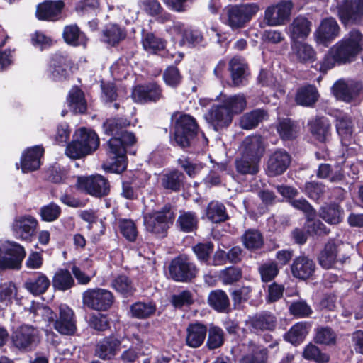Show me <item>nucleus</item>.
Masks as SVG:
<instances>
[{"label": "nucleus", "instance_id": "1", "mask_svg": "<svg viewBox=\"0 0 363 363\" xmlns=\"http://www.w3.org/2000/svg\"><path fill=\"white\" fill-rule=\"evenodd\" d=\"M171 120L174 123L169 135L170 144L189 153L199 152L208 145V139L201 132L196 119L188 113L174 112Z\"/></svg>", "mask_w": 363, "mask_h": 363}, {"label": "nucleus", "instance_id": "2", "mask_svg": "<svg viewBox=\"0 0 363 363\" xmlns=\"http://www.w3.org/2000/svg\"><path fill=\"white\" fill-rule=\"evenodd\" d=\"M363 51V33L357 28H352L340 40L329 48L323 60L318 64V70L326 73L336 65H350L355 62Z\"/></svg>", "mask_w": 363, "mask_h": 363}, {"label": "nucleus", "instance_id": "3", "mask_svg": "<svg viewBox=\"0 0 363 363\" xmlns=\"http://www.w3.org/2000/svg\"><path fill=\"white\" fill-rule=\"evenodd\" d=\"M135 134H126L122 138L111 137L103 145L108 160V169L121 174L127 167V148L136 143Z\"/></svg>", "mask_w": 363, "mask_h": 363}, {"label": "nucleus", "instance_id": "4", "mask_svg": "<svg viewBox=\"0 0 363 363\" xmlns=\"http://www.w3.org/2000/svg\"><path fill=\"white\" fill-rule=\"evenodd\" d=\"M99 144V138L94 130L82 127L74 133L72 140L66 147L65 154L72 159H81L95 152Z\"/></svg>", "mask_w": 363, "mask_h": 363}, {"label": "nucleus", "instance_id": "5", "mask_svg": "<svg viewBox=\"0 0 363 363\" xmlns=\"http://www.w3.org/2000/svg\"><path fill=\"white\" fill-rule=\"evenodd\" d=\"M176 213L170 203H165L160 210L147 213L143 216L145 229L161 238H165L173 225Z\"/></svg>", "mask_w": 363, "mask_h": 363}, {"label": "nucleus", "instance_id": "6", "mask_svg": "<svg viewBox=\"0 0 363 363\" xmlns=\"http://www.w3.org/2000/svg\"><path fill=\"white\" fill-rule=\"evenodd\" d=\"M26 255L24 247L15 242L0 244V274L9 270H20Z\"/></svg>", "mask_w": 363, "mask_h": 363}, {"label": "nucleus", "instance_id": "7", "mask_svg": "<svg viewBox=\"0 0 363 363\" xmlns=\"http://www.w3.org/2000/svg\"><path fill=\"white\" fill-rule=\"evenodd\" d=\"M40 332L37 327L23 323L15 328L11 333V343L21 352H30L36 348L40 342Z\"/></svg>", "mask_w": 363, "mask_h": 363}, {"label": "nucleus", "instance_id": "8", "mask_svg": "<svg viewBox=\"0 0 363 363\" xmlns=\"http://www.w3.org/2000/svg\"><path fill=\"white\" fill-rule=\"evenodd\" d=\"M337 16L346 29L363 25V0H343L337 6Z\"/></svg>", "mask_w": 363, "mask_h": 363}, {"label": "nucleus", "instance_id": "9", "mask_svg": "<svg viewBox=\"0 0 363 363\" xmlns=\"http://www.w3.org/2000/svg\"><path fill=\"white\" fill-rule=\"evenodd\" d=\"M168 272L169 278L173 281L189 283L196 277L199 269L187 256L178 255L171 260Z\"/></svg>", "mask_w": 363, "mask_h": 363}, {"label": "nucleus", "instance_id": "10", "mask_svg": "<svg viewBox=\"0 0 363 363\" xmlns=\"http://www.w3.org/2000/svg\"><path fill=\"white\" fill-rule=\"evenodd\" d=\"M115 301L113 294L106 289H88L82 294V303L88 308L99 312L108 311Z\"/></svg>", "mask_w": 363, "mask_h": 363}, {"label": "nucleus", "instance_id": "11", "mask_svg": "<svg viewBox=\"0 0 363 363\" xmlns=\"http://www.w3.org/2000/svg\"><path fill=\"white\" fill-rule=\"evenodd\" d=\"M259 10L257 3L240 4L228 9L227 24L233 29L245 28Z\"/></svg>", "mask_w": 363, "mask_h": 363}, {"label": "nucleus", "instance_id": "12", "mask_svg": "<svg viewBox=\"0 0 363 363\" xmlns=\"http://www.w3.org/2000/svg\"><path fill=\"white\" fill-rule=\"evenodd\" d=\"M76 188L96 198L106 196L111 191L108 180L100 174L78 177Z\"/></svg>", "mask_w": 363, "mask_h": 363}, {"label": "nucleus", "instance_id": "13", "mask_svg": "<svg viewBox=\"0 0 363 363\" xmlns=\"http://www.w3.org/2000/svg\"><path fill=\"white\" fill-rule=\"evenodd\" d=\"M73 65L74 62L67 53L57 52L50 57L48 66V76L53 82L67 80Z\"/></svg>", "mask_w": 363, "mask_h": 363}, {"label": "nucleus", "instance_id": "14", "mask_svg": "<svg viewBox=\"0 0 363 363\" xmlns=\"http://www.w3.org/2000/svg\"><path fill=\"white\" fill-rule=\"evenodd\" d=\"M131 98L140 104H156L164 99L162 86L157 82L138 84L133 86Z\"/></svg>", "mask_w": 363, "mask_h": 363}, {"label": "nucleus", "instance_id": "15", "mask_svg": "<svg viewBox=\"0 0 363 363\" xmlns=\"http://www.w3.org/2000/svg\"><path fill=\"white\" fill-rule=\"evenodd\" d=\"M291 162V155L284 149H277L267 157L264 170L269 177L282 175Z\"/></svg>", "mask_w": 363, "mask_h": 363}, {"label": "nucleus", "instance_id": "16", "mask_svg": "<svg viewBox=\"0 0 363 363\" xmlns=\"http://www.w3.org/2000/svg\"><path fill=\"white\" fill-rule=\"evenodd\" d=\"M53 328L60 334L72 336L77 331L76 315L69 306L60 304Z\"/></svg>", "mask_w": 363, "mask_h": 363}, {"label": "nucleus", "instance_id": "17", "mask_svg": "<svg viewBox=\"0 0 363 363\" xmlns=\"http://www.w3.org/2000/svg\"><path fill=\"white\" fill-rule=\"evenodd\" d=\"M122 338L111 333L100 339L94 347V355L104 361H110L115 358L121 350Z\"/></svg>", "mask_w": 363, "mask_h": 363}, {"label": "nucleus", "instance_id": "18", "mask_svg": "<svg viewBox=\"0 0 363 363\" xmlns=\"http://www.w3.org/2000/svg\"><path fill=\"white\" fill-rule=\"evenodd\" d=\"M340 33V27L333 17H326L320 21L314 36L318 44L328 47Z\"/></svg>", "mask_w": 363, "mask_h": 363}, {"label": "nucleus", "instance_id": "19", "mask_svg": "<svg viewBox=\"0 0 363 363\" xmlns=\"http://www.w3.org/2000/svg\"><path fill=\"white\" fill-rule=\"evenodd\" d=\"M316 269L315 261L308 255L304 254L294 258L290 265L292 276L301 281L313 279Z\"/></svg>", "mask_w": 363, "mask_h": 363}, {"label": "nucleus", "instance_id": "20", "mask_svg": "<svg viewBox=\"0 0 363 363\" xmlns=\"http://www.w3.org/2000/svg\"><path fill=\"white\" fill-rule=\"evenodd\" d=\"M45 153V149L41 145L27 147L21 154L20 168L23 173H28L40 169L42 163L41 158Z\"/></svg>", "mask_w": 363, "mask_h": 363}, {"label": "nucleus", "instance_id": "21", "mask_svg": "<svg viewBox=\"0 0 363 363\" xmlns=\"http://www.w3.org/2000/svg\"><path fill=\"white\" fill-rule=\"evenodd\" d=\"M65 2L62 0H45L38 4L35 16L40 21H57L62 18Z\"/></svg>", "mask_w": 363, "mask_h": 363}, {"label": "nucleus", "instance_id": "22", "mask_svg": "<svg viewBox=\"0 0 363 363\" xmlns=\"http://www.w3.org/2000/svg\"><path fill=\"white\" fill-rule=\"evenodd\" d=\"M362 89L360 82L346 83L343 79H339L333 85L332 92L337 99L350 103L359 96Z\"/></svg>", "mask_w": 363, "mask_h": 363}, {"label": "nucleus", "instance_id": "23", "mask_svg": "<svg viewBox=\"0 0 363 363\" xmlns=\"http://www.w3.org/2000/svg\"><path fill=\"white\" fill-rule=\"evenodd\" d=\"M206 119L216 131L228 128L232 123L233 117L221 104H213L208 112Z\"/></svg>", "mask_w": 363, "mask_h": 363}, {"label": "nucleus", "instance_id": "24", "mask_svg": "<svg viewBox=\"0 0 363 363\" xmlns=\"http://www.w3.org/2000/svg\"><path fill=\"white\" fill-rule=\"evenodd\" d=\"M38 225L36 218L30 215H25L15 218L12 230L22 240H28L35 235Z\"/></svg>", "mask_w": 363, "mask_h": 363}, {"label": "nucleus", "instance_id": "25", "mask_svg": "<svg viewBox=\"0 0 363 363\" xmlns=\"http://www.w3.org/2000/svg\"><path fill=\"white\" fill-rule=\"evenodd\" d=\"M186 179L184 174L177 169L164 172L160 178L161 187L167 193L179 192Z\"/></svg>", "mask_w": 363, "mask_h": 363}, {"label": "nucleus", "instance_id": "26", "mask_svg": "<svg viewBox=\"0 0 363 363\" xmlns=\"http://www.w3.org/2000/svg\"><path fill=\"white\" fill-rule=\"evenodd\" d=\"M249 325L256 333L272 332L277 328V318L272 312L262 311L250 317Z\"/></svg>", "mask_w": 363, "mask_h": 363}, {"label": "nucleus", "instance_id": "27", "mask_svg": "<svg viewBox=\"0 0 363 363\" xmlns=\"http://www.w3.org/2000/svg\"><path fill=\"white\" fill-rule=\"evenodd\" d=\"M340 243L336 242L333 239L329 240L324 245L323 250H320L318 255V261L319 264L323 269L333 268L338 261V253ZM339 260L342 263L341 259Z\"/></svg>", "mask_w": 363, "mask_h": 363}, {"label": "nucleus", "instance_id": "28", "mask_svg": "<svg viewBox=\"0 0 363 363\" xmlns=\"http://www.w3.org/2000/svg\"><path fill=\"white\" fill-rule=\"evenodd\" d=\"M128 35L127 30L117 23L106 24L101 33V40L111 47L118 46Z\"/></svg>", "mask_w": 363, "mask_h": 363}, {"label": "nucleus", "instance_id": "29", "mask_svg": "<svg viewBox=\"0 0 363 363\" xmlns=\"http://www.w3.org/2000/svg\"><path fill=\"white\" fill-rule=\"evenodd\" d=\"M50 286V279L41 272H31L24 282V288L35 296L45 294Z\"/></svg>", "mask_w": 363, "mask_h": 363}, {"label": "nucleus", "instance_id": "30", "mask_svg": "<svg viewBox=\"0 0 363 363\" xmlns=\"http://www.w3.org/2000/svg\"><path fill=\"white\" fill-rule=\"evenodd\" d=\"M312 327L310 321H300L292 325L290 329L284 334V340L296 347L305 340Z\"/></svg>", "mask_w": 363, "mask_h": 363}, {"label": "nucleus", "instance_id": "31", "mask_svg": "<svg viewBox=\"0 0 363 363\" xmlns=\"http://www.w3.org/2000/svg\"><path fill=\"white\" fill-rule=\"evenodd\" d=\"M275 128L279 138L283 141H293L296 140L300 132L298 123L291 118H279Z\"/></svg>", "mask_w": 363, "mask_h": 363}, {"label": "nucleus", "instance_id": "32", "mask_svg": "<svg viewBox=\"0 0 363 363\" xmlns=\"http://www.w3.org/2000/svg\"><path fill=\"white\" fill-rule=\"evenodd\" d=\"M228 70L233 86H240L246 84L250 75L247 64L239 58L233 57L229 62Z\"/></svg>", "mask_w": 363, "mask_h": 363}, {"label": "nucleus", "instance_id": "33", "mask_svg": "<svg viewBox=\"0 0 363 363\" xmlns=\"http://www.w3.org/2000/svg\"><path fill=\"white\" fill-rule=\"evenodd\" d=\"M207 332V326L203 323H189L186 328V345L191 348L199 347L204 342Z\"/></svg>", "mask_w": 363, "mask_h": 363}, {"label": "nucleus", "instance_id": "34", "mask_svg": "<svg viewBox=\"0 0 363 363\" xmlns=\"http://www.w3.org/2000/svg\"><path fill=\"white\" fill-rule=\"evenodd\" d=\"M66 101L69 111L74 115L84 114L87 111L84 93L77 86H74L69 91Z\"/></svg>", "mask_w": 363, "mask_h": 363}, {"label": "nucleus", "instance_id": "35", "mask_svg": "<svg viewBox=\"0 0 363 363\" xmlns=\"http://www.w3.org/2000/svg\"><path fill=\"white\" fill-rule=\"evenodd\" d=\"M243 150L241 154L260 162L264 151L262 138L260 135H252L245 138L242 142Z\"/></svg>", "mask_w": 363, "mask_h": 363}, {"label": "nucleus", "instance_id": "36", "mask_svg": "<svg viewBox=\"0 0 363 363\" xmlns=\"http://www.w3.org/2000/svg\"><path fill=\"white\" fill-rule=\"evenodd\" d=\"M130 125V121L122 117L107 118L102 125L104 133L111 137L122 138L126 134H134L126 129Z\"/></svg>", "mask_w": 363, "mask_h": 363}, {"label": "nucleus", "instance_id": "37", "mask_svg": "<svg viewBox=\"0 0 363 363\" xmlns=\"http://www.w3.org/2000/svg\"><path fill=\"white\" fill-rule=\"evenodd\" d=\"M62 38L69 45L86 48L89 38L76 24L67 25L63 28Z\"/></svg>", "mask_w": 363, "mask_h": 363}, {"label": "nucleus", "instance_id": "38", "mask_svg": "<svg viewBox=\"0 0 363 363\" xmlns=\"http://www.w3.org/2000/svg\"><path fill=\"white\" fill-rule=\"evenodd\" d=\"M318 216L330 225H337L343 220L344 210L340 204L330 202L320 206Z\"/></svg>", "mask_w": 363, "mask_h": 363}, {"label": "nucleus", "instance_id": "39", "mask_svg": "<svg viewBox=\"0 0 363 363\" xmlns=\"http://www.w3.org/2000/svg\"><path fill=\"white\" fill-rule=\"evenodd\" d=\"M308 126L312 136L320 143H325L330 135L331 125L325 117H315L308 121Z\"/></svg>", "mask_w": 363, "mask_h": 363}, {"label": "nucleus", "instance_id": "40", "mask_svg": "<svg viewBox=\"0 0 363 363\" xmlns=\"http://www.w3.org/2000/svg\"><path fill=\"white\" fill-rule=\"evenodd\" d=\"M141 43L143 48L149 54L157 55L166 49L167 42L152 32L143 31Z\"/></svg>", "mask_w": 363, "mask_h": 363}, {"label": "nucleus", "instance_id": "41", "mask_svg": "<svg viewBox=\"0 0 363 363\" xmlns=\"http://www.w3.org/2000/svg\"><path fill=\"white\" fill-rule=\"evenodd\" d=\"M312 23L305 16L296 17L289 26L290 37L293 42L306 39L311 33Z\"/></svg>", "mask_w": 363, "mask_h": 363}, {"label": "nucleus", "instance_id": "42", "mask_svg": "<svg viewBox=\"0 0 363 363\" xmlns=\"http://www.w3.org/2000/svg\"><path fill=\"white\" fill-rule=\"evenodd\" d=\"M111 287L123 298H130L137 292L133 279L125 274H118L111 281Z\"/></svg>", "mask_w": 363, "mask_h": 363}, {"label": "nucleus", "instance_id": "43", "mask_svg": "<svg viewBox=\"0 0 363 363\" xmlns=\"http://www.w3.org/2000/svg\"><path fill=\"white\" fill-rule=\"evenodd\" d=\"M268 112L263 108H255L244 113L240 118L239 125L243 130L256 128L260 123L267 119Z\"/></svg>", "mask_w": 363, "mask_h": 363}, {"label": "nucleus", "instance_id": "44", "mask_svg": "<svg viewBox=\"0 0 363 363\" xmlns=\"http://www.w3.org/2000/svg\"><path fill=\"white\" fill-rule=\"evenodd\" d=\"M199 223V218L196 212L181 211L176 220V227L180 232L191 233L198 230Z\"/></svg>", "mask_w": 363, "mask_h": 363}, {"label": "nucleus", "instance_id": "45", "mask_svg": "<svg viewBox=\"0 0 363 363\" xmlns=\"http://www.w3.org/2000/svg\"><path fill=\"white\" fill-rule=\"evenodd\" d=\"M240 241L244 247L250 252L261 250L264 245V238L262 233L255 228L246 230L240 237Z\"/></svg>", "mask_w": 363, "mask_h": 363}, {"label": "nucleus", "instance_id": "46", "mask_svg": "<svg viewBox=\"0 0 363 363\" xmlns=\"http://www.w3.org/2000/svg\"><path fill=\"white\" fill-rule=\"evenodd\" d=\"M157 305L153 301H136L130 306L131 318L139 320L147 319L155 315Z\"/></svg>", "mask_w": 363, "mask_h": 363}, {"label": "nucleus", "instance_id": "47", "mask_svg": "<svg viewBox=\"0 0 363 363\" xmlns=\"http://www.w3.org/2000/svg\"><path fill=\"white\" fill-rule=\"evenodd\" d=\"M269 350L261 345L250 344L249 351L244 354L240 363H268Z\"/></svg>", "mask_w": 363, "mask_h": 363}, {"label": "nucleus", "instance_id": "48", "mask_svg": "<svg viewBox=\"0 0 363 363\" xmlns=\"http://www.w3.org/2000/svg\"><path fill=\"white\" fill-rule=\"evenodd\" d=\"M208 303L218 313H228L230 311V299L227 294L221 289L213 290L209 293Z\"/></svg>", "mask_w": 363, "mask_h": 363}, {"label": "nucleus", "instance_id": "49", "mask_svg": "<svg viewBox=\"0 0 363 363\" xmlns=\"http://www.w3.org/2000/svg\"><path fill=\"white\" fill-rule=\"evenodd\" d=\"M292 50L300 63L313 62L316 60V52L308 44L300 41L293 42Z\"/></svg>", "mask_w": 363, "mask_h": 363}, {"label": "nucleus", "instance_id": "50", "mask_svg": "<svg viewBox=\"0 0 363 363\" xmlns=\"http://www.w3.org/2000/svg\"><path fill=\"white\" fill-rule=\"evenodd\" d=\"M220 104L233 118L234 115L240 114L245 110L247 101L243 94L224 96Z\"/></svg>", "mask_w": 363, "mask_h": 363}, {"label": "nucleus", "instance_id": "51", "mask_svg": "<svg viewBox=\"0 0 363 363\" xmlns=\"http://www.w3.org/2000/svg\"><path fill=\"white\" fill-rule=\"evenodd\" d=\"M318 92L314 85H307L299 89L296 95L297 104L311 107L318 99Z\"/></svg>", "mask_w": 363, "mask_h": 363}, {"label": "nucleus", "instance_id": "52", "mask_svg": "<svg viewBox=\"0 0 363 363\" xmlns=\"http://www.w3.org/2000/svg\"><path fill=\"white\" fill-rule=\"evenodd\" d=\"M206 216L210 221L214 223H223L229 219L225 206L217 201H212L208 204Z\"/></svg>", "mask_w": 363, "mask_h": 363}, {"label": "nucleus", "instance_id": "53", "mask_svg": "<svg viewBox=\"0 0 363 363\" xmlns=\"http://www.w3.org/2000/svg\"><path fill=\"white\" fill-rule=\"evenodd\" d=\"M52 286L59 291H65L72 288L74 279L70 272L67 269L60 268L55 273L52 280Z\"/></svg>", "mask_w": 363, "mask_h": 363}, {"label": "nucleus", "instance_id": "54", "mask_svg": "<svg viewBox=\"0 0 363 363\" xmlns=\"http://www.w3.org/2000/svg\"><path fill=\"white\" fill-rule=\"evenodd\" d=\"M313 342L317 345L334 346L337 343V334L329 326H319L315 329Z\"/></svg>", "mask_w": 363, "mask_h": 363}, {"label": "nucleus", "instance_id": "55", "mask_svg": "<svg viewBox=\"0 0 363 363\" xmlns=\"http://www.w3.org/2000/svg\"><path fill=\"white\" fill-rule=\"evenodd\" d=\"M302 357L304 359L315 363H328L330 356L328 353L323 352L316 345L309 342L303 350Z\"/></svg>", "mask_w": 363, "mask_h": 363}, {"label": "nucleus", "instance_id": "56", "mask_svg": "<svg viewBox=\"0 0 363 363\" xmlns=\"http://www.w3.org/2000/svg\"><path fill=\"white\" fill-rule=\"evenodd\" d=\"M180 45H187L189 48H195L203 45L204 37L201 30L192 27L184 29L182 33Z\"/></svg>", "mask_w": 363, "mask_h": 363}, {"label": "nucleus", "instance_id": "57", "mask_svg": "<svg viewBox=\"0 0 363 363\" xmlns=\"http://www.w3.org/2000/svg\"><path fill=\"white\" fill-rule=\"evenodd\" d=\"M259 162L250 158L242 154L235 161L237 172L242 175H255L259 172Z\"/></svg>", "mask_w": 363, "mask_h": 363}, {"label": "nucleus", "instance_id": "58", "mask_svg": "<svg viewBox=\"0 0 363 363\" xmlns=\"http://www.w3.org/2000/svg\"><path fill=\"white\" fill-rule=\"evenodd\" d=\"M214 244L212 241L199 242L192 247V251L196 259L201 263L209 264L211 256L214 250Z\"/></svg>", "mask_w": 363, "mask_h": 363}, {"label": "nucleus", "instance_id": "59", "mask_svg": "<svg viewBox=\"0 0 363 363\" xmlns=\"http://www.w3.org/2000/svg\"><path fill=\"white\" fill-rule=\"evenodd\" d=\"M218 277L223 285H233L240 281L242 277V270L239 267H227L220 271Z\"/></svg>", "mask_w": 363, "mask_h": 363}, {"label": "nucleus", "instance_id": "60", "mask_svg": "<svg viewBox=\"0 0 363 363\" xmlns=\"http://www.w3.org/2000/svg\"><path fill=\"white\" fill-rule=\"evenodd\" d=\"M261 281L268 283L273 281L279 274L280 269L274 260H268L258 267Z\"/></svg>", "mask_w": 363, "mask_h": 363}, {"label": "nucleus", "instance_id": "61", "mask_svg": "<svg viewBox=\"0 0 363 363\" xmlns=\"http://www.w3.org/2000/svg\"><path fill=\"white\" fill-rule=\"evenodd\" d=\"M336 129L341 137V142L344 145L351 139L353 133V125L351 118L347 116L339 117L337 119Z\"/></svg>", "mask_w": 363, "mask_h": 363}, {"label": "nucleus", "instance_id": "62", "mask_svg": "<svg viewBox=\"0 0 363 363\" xmlns=\"http://www.w3.org/2000/svg\"><path fill=\"white\" fill-rule=\"evenodd\" d=\"M225 342V333L223 329L216 325H212L208 330V335L206 346L209 350L221 347Z\"/></svg>", "mask_w": 363, "mask_h": 363}, {"label": "nucleus", "instance_id": "63", "mask_svg": "<svg viewBox=\"0 0 363 363\" xmlns=\"http://www.w3.org/2000/svg\"><path fill=\"white\" fill-rule=\"evenodd\" d=\"M169 301L175 309L183 310L184 308H189L194 303V299L191 291L186 289L179 294H172Z\"/></svg>", "mask_w": 363, "mask_h": 363}, {"label": "nucleus", "instance_id": "64", "mask_svg": "<svg viewBox=\"0 0 363 363\" xmlns=\"http://www.w3.org/2000/svg\"><path fill=\"white\" fill-rule=\"evenodd\" d=\"M111 318L108 314L98 313L89 317V326L90 328L103 333L111 329Z\"/></svg>", "mask_w": 363, "mask_h": 363}]
</instances>
